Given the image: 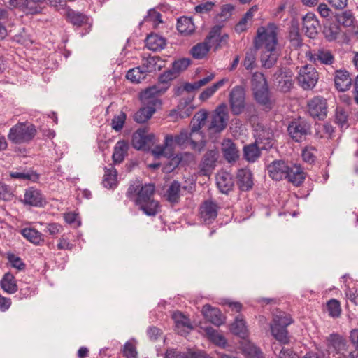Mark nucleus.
I'll return each mask as SVG.
<instances>
[{"label": "nucleus", "instance_id": "nucleus-1", "mask_svg": "<svg viewBox=\"0 0 358 358\" xmlns=\"http://www.w3.org/2000/svg\"><path fill=\"white\" fill-rule=\"evenodd\" d=\"M155 185H142L139 181L131 184L126 192L127 197L134 202L138 209L148 216H155L159 212V203L154 199Z\"/></svg>", "mask_w": 358, "mask_h": 358}, {"label": "nucleus", "instance_id": "nucleus-2", "mask_svg": "<svg viewBox=\"0 0 358 358\" xmlns=\"http://www.w3.org/2000/svg\"><path fill=\"white\" fill-rule=\"evenodd\" d=\"M256 50L264 48L261 55L262 66L266 69L273 66L278 61L279 52L277 50L278 38L275 29L261 27L257 29L254 40Z\"/></svg>", "mask_w": 358, "mask_h": 358}, {"label": "nucleus", "instance_id": "nucleus-3", "mask_svg": "<svg viewBox=\"0 0 358 358\" xmlns=\"http://www.w3.org/2000/svg\"><path fill=\"white\" fill-rule=\"evenodd\" d=\"M36 127L31 122H18L13 126L8 134V140L14 144L28 143L36 135Z\"/></svg>", "mask_w": 358, "mask_h": 358}, {"label": "nucleus", "instance_id": "nucleus-4", "mask_svg": "<svg viewBox=\"0 0 358 358\" xmlns=\"http://www.w3.org/2000/svg\"><path fill=\"white\" fill-rule=\"evenodd\" d=\"M292 318L285 313L273 316L271 331L273 337L282 344L289 343L287 327L292 323Z\"/></svg>", "mask_w": 358, "mask_h": 358}, {"label": "nucleus", "instance_id": "nucleus-5", "mask_svg": "<svg viewBox=\"0 0 358 358\" xmlns=\"http://www.w3.org/2000/svg\"><path fill=\"white\" fill-rule=\"evenodd\" d=\"M307 59L315 65H323L327 66L328 73H332L336 66V58L331 50L321 48L313 51L306 52Z\"/></svg>", "mask_w": 358, "mask_h": 358}, {"label": "nucleus", "instance_id": "nucleus-6", "mask_svg": "<svg viewBox=\"0 0 358 358\" xmlns=\"http://www.w3.org/2000/svg\"><path fill=\"white\" fill-rule=\"evenodd\" d=\"M311 124L306 120L299 117L290 121L287 126V133L289 137L296 143L305 141L311 134Z\"/></svg>", "mask_w": 358, "mask_h": 358}, {"label": "nucleus", "instance_id": "nucleus-7", "mask_svg": "<svg viewBox=\"0 0 358 358\" xmlns=\"http://www.w3.org/2000/svg\"><path fill=\"white\" fill-rule=\"evenodd\" d=\"M228 108L225 103L219 105L212 115L211 121L208 126L210 133H220L227 126L229 121Z\"/></svg>", "mask_w": 358, "mask_h": 358}, {"label": "nucleus", "instance_id": "nucleus-8", "mask_svg": "<svg viewBox=\"0 0 358 358\" xmlns=\"http://www.w3.org/2000/svg\"><path fill=\"white\" fill-rule=\"evenodd\" d=\"M167 90V87L153 85L141 92L139 95L142 104L147 108H154L155 110L162 105L159 96Z\"/></svg>", "mask_w": 358, "mask_h": 358}, {"label": "nucleus", "instance_id": "nucleus-9", "mask_svg": "<svg viewBox=\"0 0 358 358\" xmlns=\"http://www.w3.org/2000/svg\"><path fill=\"white\" fill-rule=\"evenodd\" d=\"M8 3L25 15H35L42 13L44 0H8Z\"/></svg>", "mask_w": 358, "mask_h": 358}, {"label": "nucleus", "instance_id": "nucleus-10", "mask_svg": "<svg viewBox=\"0 0 358 358\" xmlns=\"http://www.w3.org/2000/svg\"><path fill=\"white\" fill-rule=\"evenodd\" d=\"M255 142L263 150H268L275 143L274 134L271 127L262 123L256 124L254 129Z\"/></svg>", "mask_w": 358, "mask_h": 358}, {"label": "nucleus", "instance_id": "nucleus-11", "mask_svg": "<svg viewBox=\"0 0 358 358\" xmlns=\"http://www.w3.org/2000/svg\"><path fill=\"white\" fill-rule=\"evenodd\" d=\"M229 106L234 115H241L245 108V91L241 85H236L229 93Z\"/></svg>", "mask_w": 358, "mask_h": 358}, {"label": "nucleus", "instance_id": "nucleus-12", "mask_svg": "<svg viewBox=\"0 0 358 358\" xmlns=\"http://www.w3.org/2000/svg\"><path fill=\"white\" fill-rule=\"evenodd\" d=\"M319 78L318 72L310 65L302 66L299 72L297 80L303 90H311L317 84Z\"/></svg>", "mask_w": 358, "mask_h": 358}, {"label": "nucleus", "instance_id": "nucleus-13", "mask_svg": "<svg viewBox=\"0 0 358 358\" xmlns=\"http://www.w3.org/2000/svg\"><path fill=\"white\" fill-rule=\"evenodd\" d=\"M155 136L145 129H138L132 136V146L137 150H149L154 145Z\"/></svg>", "mask_w": 358, "mask_h": 358}, {"label": "nucleus", "instance_id": "nucleus-14", "mask_svg": "<svg viewBox=\"0 0 358 358\" xmlns=\"http://www.w3.org/2000/svg\"><path fill=\"white\" fill-rule=\"evenodd\" d=\"M310 115L318 120H324L327 115V100L322 96H315L307 104Z\"/></svg>", "mask_w": 358, "mask_h": 358}, {"label": "nucleus", "instance_id": "nucleus-15", "mask_svg": "<svg viewBox=\"0 0 358 358\" xmlns=\"http://www.w3.org/2000/svg\"><path fill=\"white\" fill-rule=\"evenodd\" d=\"M290 168L291 166L285 161L276 159L267 166V170L269 176L273 180L280 181L286 178Z\"/></svg>", "mask_w": 358, "mask_h": 358}, {"label": "nucleus", "instance_id": "nucleus-16", "mask_svg": "<svg viewBox=\"0 0 358 358\" xmlns=\"http://www.w3.org/2000/svg\"><path fill=\"white\" fill-rule=\"evenodd\" d=\"M218 157L219 152L217 149L208 150L199 165L200 174L203 176L210 175L216 166Z\"/></svg>", "mask_w": 358, "mask_h": 358}, {"label": "nucleus", "instance_id": "nucleus-17", "mask_svg": "<svg viewBox=\"0 0 358 358\" xmlns=\"http://www.w3.org/2000/svg\"><path fill=\"white\" fill-rule=\"evenodd\" d=\"M217 203L212 199L206 200L200 207V217L206 224H211L217 216Z\"/></svg>", "mask_w": 358, "mask_h": 358}, {"label": "nucleus", "instance_id": "nucleus-18", "mask_svg": "<svg viewBox=\"0 0 358 358\" xmlns=\"http://www.w3.org/2000/svg\"><path fill=\"white\" fill-rule=\"evenodd\" d=\"M21 201L26 206L41 207L45 203V199L39 189L30 187L25 190Z\"/></svg>", "mask_w": 358, "mask_h": 358}, {"label": "nucleus", "instance_id": "nucleus-19", "mask_svg": "<svg viewBox=\"0 0 358 358\" xmlns=\"http://www.w3.org/2000/svg\"><path fill=\"white\" fill-rule=\"evenodd\" d=\"M334 74L335 87L340 92L348 90L352 85V78L350 73L345 69H336L331 73Z\"/></svg>", "mask_w": 358, "mask_h": 358}, {"label": "nucleus", "instance_id": "nucleus-20", "mask_svg": "<svg viewBox=\"0 0 358 358\" xmlns=\"http://www.w3.org/2000/svg\"><path fill=\"white\" fill-rule=\"evenodd\" d=\"M192 136L193 135L187 129H182L180 134L174 136V141L179 146H183L189 142L192 149L201 152L205 146V141L201 140L199 144L192 138Z\"/></svg>", "mask_w": 358, "mask_h": 358}, {"label": "nucleus", "instance_id": "nucleus-21", "mask_svg": "<svg viewBox=\"0 0 358 358\" xmlns=\"http://www.w3.org/2000/svg\"><path fill=\"white\" fill-rule=\"evenodd\" d=\"M253 96L255 101L266 111H270L274 106L275 101L271 99L268 87L254 90Z\"/></svg>", "mask_w": 358, "mask_h": 358}, {"label": "nucleus", "instance_id": "nucleus-22", "mask_svg": "<svg viewBox=\"0 0 358 358\" xmlns=\"http://www.w3.org/2000/svg\"><path fill=\"white\" fill-rule=\"evenodd\" d=\"M320 28L319 21L313 13H308L303 18V30L307 36L314 38Z\"/></svg>", "mask_w": 358, "mask_h": 358}, {"label": "nucleus", "instance_id": "nucleus-23", "mask_svg": "<svg viewBox=\"0 0 358 358\" xmlns=\"http://www.w3.org/2000/svg\"><path fill=\"white\" fill-rule=\"evenodd\" d=\"M216 185L220 192L227 194L233 189L234 178L229 173L220 171L216 176Z\"/></svg>", "mask_w": 358, "mask_h": 358}, {"label": "nucleus", "instance_id": "nucleus-24", "mask_svg": "<svg viewBox=\"0 0 358 358\" xmlns=\"http://www.w3.org/2000/svg\"><path fill=\"white\" fill-rule=\"evenodd\" d=\"M237 185L240 190L248 192L253 187V179L251 171L248 169H239L236 175Z\"/></svg>", "mask_w": 358, "mask_h": 358}, {"label": "nucleus", "instance_id": "nucleus-25", "mask_svg": "<svg viewBox=\"0 0 358 358\" xmlns=\"http://www.w3.org/2000/svg\"><path fill=\"white\" fill-rule=\"evenodd\" d=\"M145 74L160 71L164 66V61L159 56H150L142 59L140 66Z\"/></svg>", "mask_w": 358, "mask_h": 358}, {"label": "nucleus", "instance_id": "nucleus-26", "mask_svg": "<svg viewBox=\"0 0 358 358\" xmlns=\"http://www.w3.org/2000/svg\"><path fill=\"white\" fill-rule=\"evenodd\" d=\"M202 313L205 318L215 326H220L224 323V317L221 311L216 308H213L209 304H206L202 308Z\"/></svg>", "mask_w": 358, "mask_h": 358}, {"label": "nucleus", "instance_id": "nucleus-27", "mask_svg": "<svg viewBox=\"0 0 358 358\" xmlns=\"http://www.w3.org/2000/svg\"><path fill=\"white\" fill-rule=\"evenodd\" d=\"M306 176V173L301 166L294 165L291 166L285 179L293 185L299 187L303 183Z\"/></svg>", "mask_w": 358, "mask_h": 358}, {"label": "nucleus", "instance_id": "nucleus-28", "mask_svg": "<svg viewBox=\"0 0 358 358\" xmlns=\"http://www.w3.org/2000/svg\"><path fill=\"white\" fill-rule=\"evenodd\" d=\"M192 101V98L180 100L177 106V109L171 110L169 115L171 117L176 115L181 119L189 117L193 110V107L191 105Z\"/></svg>", "mask_w": 358, "mask_h": 358}, {"label": "nucleus", "instance_id": "nucleus-29", "mask_svg": "<svg viewBox=\"0 0 358 358\" xmlns=\"http://www.w3.org/2000/svg\"><path fill=\"white\" fill-rule=\"evenodd\" d=\"M180 183L177 180H173L169 186L164 197L171 204H177L180 201Z\"/></svg>", "mask_w": 358, "mask_h": 358}, {"label": "nucleus", "instance_id": "nucleus-30", "mask_svg": "<svg viewBox=\"0 0 358 358\" xmlns=\"http://www.w3.org/2000/svg\"><path fill=\"white\" fill-rule=\"evenodd\" d=\"M66 18L69 22L77 27H80L87 24L91 26V24L89 22L90 18L87 15L83 13L75 11L72 9L67 11Z\"/></svg>", "mask_w": 358, "mask_h": 358}, {"label": "nucleus", "instance_id": "nucleus-31", "mask_svg": "<svg viewBox=\"0 0 358 358\" xmlns=\"http://www.w3.org/2000/svg\"><path fill=\"white\" fill-rule=\"evenodd\" d=\"M222 150L225 159L229 162L236 161L239 157L236 144L231 139L224 141Z\"/></svg>", "mask_w": 358, "mask_h": 358}, {"label": "nucleus", "instance_id": "nucleus-32", "mask_svg": "<svg viewBox=\"0 0 358 358\" xmlns=\"http://www.w3.org/2000/svg\"><path fill=\"white\" fill-rule=\"evenodd\" d=\"M328 341L330 345L335 350L336 353L344 355L348 350V343L346 339L337 334H330Z\"/></svg>", "mask_w": 358, "mask_h": 358}, {"label": "nucleus", "instance_id": "nucleus-33", "mask_svg": "<svg viewBox=\"0 0 358 358\" xmlns=\"http://www.w3.org/2000/svg\"><path fill=\"white\" fill-rule=\"evenodd\" d=\"M145 45L150 50L159 51L165 47L166 40L164 38L156 34H152L147 36L145 39Z\"/></svg>", "mask_w": 358, "mask_h": 358}, {"label": "nucleus", "instance_id": "nucleus-34", "mask_svg": "<svg viewBox=\"0 0 358 358\" xmlns=\"http://www.w3.org/2000/svg\"><path fill=\"white\" fill-rule=\"evenodd\" d=\"M208 117V113L206 110H200L197 112L191 121L192 128L190 133L194 135L195 133L204 126Z\"/></svg>", "mask_w": 358, "mask_h": 358}, {"label": "nucleus", "instance_id": "nucleus-35", "mask_svg": "<svg viewBox=\"0 0 358 358\" xmlns=\"http://www.w3.org/2000/svg\"><path fill=\"white\" fill-rule=\"evenodd\" d=\"M262 150L256 142L245 145L243 148L244 157L248 162H254L260 157Z\"/></svg>", "mask_w": 358, "mask_h": 358}, {"label": "nucleus", "instance_id": "nucleus-36", "mask_svg": "<svg viewBox=\"0 0 358 358\" xmlns=\"http://www.w3.org/2000/svg\"><path fill=\"white\" fill-rule=\"evenodd\" d=\"M128 148V143L125 141H119L116 143L113 154V160L115 164H120L124 160Z\"/></svg>", "mask_w": 358, "mask_h": 358}, {"label": "nucleus", "instance_id": "nucleus-37", "mask_svg": "<svg viewBox=\"0 0 358 358\" xmlns=\"http://www.w3.org/2000/svg\"><path fill=\"white\" fill-rule=\"evenodd\" d=\"M9 176L12 178L20 180L36 182L39 179V174L32 169L24 170L23 171H10Z\"/></svg>", "mask_w": 358, "mask_h": 358}, {"label": "nucleus", "instance_id": "nucleus-38", "mask_svg": "<svg viewBox=\"0 0 358 358\" xmlns=\"http://www.w3.org/2000/svg\"><path fill=\"white\" fill-rule=\"evenodd\" d=\"M1 287L6 292L14 294L17 291V285L15 277L10 273H6L1 280Z\"/></svg>", "mask_w": 358, "mask_h": 358}, {"label": "nucleus", "instance_id": "nucleus-39", "mask_svg": "<svg viewBox=\"0 0 358 358\" xmlns=\"http://www.w3.org/2000/svg\"><path fill=\"white\" fill-rule=\"evenodd\" d=\"M194 24L192 18L182 17L178 19L177 29L179 32L184 35H189L194 31Z\"/></svg>", "mask_w": 358, "mask_h": 358}, {"label": "nucleus", "instance_id": "nucleus-40", "mask_svg": "<svg viewBox=\"0 0 358 358\" xmlns=\"http://www.w3.org/2000/svg\"><path fill=\"white\" fill-rule=\"evenodd\" d=\"M211 45L207 43L206 41L202 43H197L191 49V54L194 59H202L209 52Z\"/></svg>", "mask_w": 358, "mask_h": 358}, {"label": "nucleus", "instance_id": "nucleus-41", "mask_svg": "<svg viewBox=\"0 0 358 358\" xmlns=\"http://www.w3.org/2000/svg\"><path fill=\"white\" fill-rule=\"evenodd\" d=\"M22 236L31 243L39 245L43 241V234L34 228H25L22 230Z\"/></svg>", "mask_w": 358, "mask_h": 358}, {"label": "nucleus", "instance_id": "nucleus-42", "mask_svg": "<svg viewBox=\"0 0 358 358\" xmlns=\"http://www.w3.org/2000/svg\"><path fill=\"white\" fill-rule=\"evenodd\" d=\"M155 112L154 108L143 106L134 114V119L138 123H144L151 118Z\"/></svg>", "mask_w": 358, "mask_h": 358}, {"label": "nucleus", "instance_id": "nucleus-43", "mask_svg": "<svg viewBox=\"0 0 358 358\" xmlns=\"http://www.w3.org/2000/svg\"><path fill=\"white\" fill-rule=\"evenodd\" d=\"M349 112L343 107L338 106L335 111V122L341 128L348 127Z\"/></svg>", "mask_w": 358, "mask_h": 358}, {"label": "nucleus", "instance_id": "nucleus-44", "mask_svg": "<svg viewBox=\"0 0 358 358\" xmlns=\"http://www.w3.org/2000/svg\"><path fill=\"white\" fill-rule=\"evenodd\" d=\"M336 21L338 24L345 27H350L355 22V17L350 10H346L336 15Z\"/></svg>", "mask_w": 358, "mask_h": 358}, {"label": "nucleus", "instance_id": "nucleus-45", "mask_svg": "<svg viewBox=\"0 0 358 358\" xmlns=\"http://www.w3.org/2000/svg\"><path fill=\"white\" fill-rule=\"evenodd\" d=\"M251 83L252 91L257 90V89H263L268 87L264 75L260 72H255L253 73Z\"/></svg>", "mask_w": 358, "mask_h": 358}, {"label": "nucleus", "instance_id": "nucleus-46", "mask_svg": "<svg viewBox=\"0 0 358 358\" xmlns=\"http://www.w3.org/2000/svg\"><path fill=\"white\" fill-rule=\"evenodd\" d=\"M146 77V74L141 68V66H137L129 70L127 73L126 78L131 80L132 83H138L141 80L145 79Z\"/></svg>", "mask_w": 358, "mask_h": 358}, {"label": "nucleus", "instance_id": "nucleus-47", "mask_svg": "<svg viewBox=\"0 0 358 358\" xmlns=\"http://www.w3.org/2000/svg\"><path fill=\"white\" fill-rule=\"evenodd\" d=\"M230 330L234 334L244 337L247 331L245 321L237 317L235 321L231 324Z\"/></svg>", "mask_w": 358, "mask_h": 358}, {"label": "nucleus", "instance_id": "nucleus-48", "mask_svg": "<svg viewBox=\"0 0 358 358\" xmlns=\"http://www.w3.org/2000/svg\"><path fill=\"white\" fill-rule=\"evenodd\" d=\"M225 80L222 79L218 82L214 83L209 87L205 89L199 95V99L204 101L208 99L213 94L223 85L224 84Z\"/></svg>", "mask_w": 358, "mask_h": 358}, {"label": "nucleus", "instance_id": "nucleus-49", "mask_svg": "<svg viewBox=\"0 0 358 358\" xmlns=\"http://www.w3.org/2000/svg\"><path fill=\"white\" fill-rule=\"evenodd\" d=\"M222 27L220 25L214 26L210 31L208 35L206 36L205 41L207 43L211 45L212 47L217 48V43L219 41L220 34H221Z\"/></svg>", "mask_w": 358, "mask_h": 358}, {"label": "nucleus", "instance_id": "nucleus-50", "mask_svg": "<svg viewBox=\"0 0 358 358\" xmlns=\"http://www.w3.org/2000/svg\"><path fill=\"white\" fill-rule=\"evenodd\" d=\"M205 332L208 338L217 345H224L226 340L223 336L220 334L215 329L212 327H206Z\"/></svg>", "mask_w": 358, "mask_h": 358}, {"label": "nucleus", "instance_id": "nucleus-51", "mask_svg": "<svg viewBox=\"0 0 358 358\" xmlns=\"http://www.w3.org/2000/svg\"><path fill=\"white\" fill-rule=\"evenodd\" d=\"M191 61L189 59L182 58L178 60L174 61L172 63V68L171 69L173 72L178 77V75L186 70L190 65Z\"/></svg>", "mask_w": 358, "mask_h": 358}, {"label": "nucleus", "instance_id": "nucleus-52", "mask_svg": "<svg viewBox=\"0 0 358 358\" xmlns=\"http://www.w3.org/2000/svg\"><path fill=\"white\" fill-rule=\"evenodd\" d=\"M327 309L329 315L332 317H338L341 315V304L340 302L336 299H330L327 303Z\"/></svg>", "mask_w": 358, "mask_h": 358}, {"label": "nucleus", "instance_id": "nucleus-53", "mask_svg": "<svg viewBox=\"0 0 358 358\" xmlns=\"http://www.w3.org/2000/svg\"><path fill=\"white\" fill-rule=\"evenodd\" d=\"M257 50L256 48L255 50L250 49L245 52L243 66L247 70H252L255 68Z\"/></svg>", "mask_w": 358, "mask_h": 358}, {"label": "nucleus", "instance_id": "nucleus-54", "mask_svg": "<svg viewBox=\"0 0 358 358\" xmlns=\"http://www.w3.org/2000/svg\"><path fill=\"white\" fill-rule=\"evenodd\" d=\"M126 119L127 115L123 111H121L118 115L114 116L111 121V127L113 129L116 131H121L125 124Z\"/></svg>", "mask_w": 358, "mask_h": 358}, {"label": "nucleus", "instance_id": "nucleus-55", "mask_svg": "<svg viewBox=\"0 0 358 358\" xmlns=\"http://www.w3.org/2000/svg\"><path fill=\"white\" fill-rule=\"evenodd\" d=\"M117 176L115 172L113 173L110 170H107L103 179V185L105 187L113 188L116 186Z\"/></svg>", "mask_w": 358, "mask_h": 358}, {"label": "nucleus", "instance_id": "nucleus-56", "mask_svg": "<svg viewBox=\"0 0 358 358\" xmlns=\"http://www.w3.org/2000/svg\"><path fill=\"white\" fill-rule=\"evenodd\" d=\"M234 9L231 4H224L221 8V11L217 15V21L225 22L229 20Z\"/></svg>", "mask_w": 358, "mask_h": 358}, {"label": "nucleus", "instance_id": "nucleus-57", "mask_svg": "<svg viewBox=\"0 0 358 358\" xmlns=\"http://www.w3.org/2000/svg\"><path fill=\"white\" fill-rule=\"evenodd\" d=\"M173 319L174 320L177 327H186L192 328L189 320L180 312L174 313L173 315Z\"/></svg>", "mask_w": 358, "mask_h": 358}, {"label": "nucleus", "instance_id": "nucleus-58", "mask_svg": "<svg viewBox=\"0 0 358 358\" xmlns=\"http://www.w3.org/2000/svg\"><path fill=\"white\" fill-rule=\"evenodd\" d=\"M177 78L176 74L173 72L171 69H169L164 71L162 74L159 76V82L162 84L163 87H167V89L169 87L170 81L173 80Z\"/></svg>", "mask_w": 358, "mask_h": 358}, {"label": "nucleus", "instance_id": "nucleus-59", "mask_svg": "<svg viewBox=\"0 0 358 358\" xmlns=\"http://www.w3.org/2000/svg\"><path fill=\"white\" fill-rule=\"evenodd\" d=\"M124 357L126 358H136L137 351L135 345L129 341L125 343L122 350Z\"/></svg>", "mask_w": 358, "mask_h": 358}, {"label": "nucleus", "instance_id": "nucleus-60", "mask_svg": "<svg viewBox=\"0 0 358 358\" xmlns=\"http://www.w3.org/2000/svg\"><path fill=\"white\" fill-rule=\"evenodd\" d=\"M8 259L13 268L20 271L24 270L26 267V265L22 262V259L14 254H8Z\"/></svg>", "mask_w": 358, "mask_h": 358}, {"label": "nucleus", "instance_id": "nucleus-61", "mask_svg": "<svg viewBox=\"0 0 358 358\" xmlns=\"http://www.w3.org/2000/svg\"><path fill=\"white\" fill-rule=\"evenodd\" d=\"M315 151H316V150L313 147L306 148L302 151L303 159L306 162L309 163L310 164L314 163L316 159V156L315 154Z\"/></svg>", "mask_w": 358, "mask_h": 358}, {"label": "nucleus", "instance_id": "nucleus-62", "mask_svg": "<svg viewBox=\"0 0 358 358\" xmlns=\"http://www.w3.org/2000/svg\"><path fill=\"white\" fill-rule=\"evenodd\" d=\"M292 85V80L287 76H284L279 80L278 87L281 92H287L290 90Z\"/></svg>", "mask_w": 358, "mask_h": 358}, {"label": "nucleus", "instance_id": "nucleus-63", "mask_svg": "<svg viewBox=\"0 0 358 358\" xmlns=\"http://www.w3.org/2000/svg\"><path fill=\"white\" fill-rule=\"evenodd\" d=\"M74 245L69 241V238L66 235H62L57 243V249L59 250H71L73 248Z\"/></svg>", "mask_w": 358, "mask_h": 358}, {"label": "nucleus", "instance_id": "nucleus-64", "mask_svg": "<svg viewBox=\"0 0 358 358\" xmlns=\"http://www.w3.org/2000/svg\"><path fill=\"white\" fill-rule=\"evenodd\" d=\"M164 358H187V352H180L173 348L167 349Z\"/></svg>", "mask_w": 358, "mask_h": 358}]
</instances>
